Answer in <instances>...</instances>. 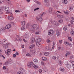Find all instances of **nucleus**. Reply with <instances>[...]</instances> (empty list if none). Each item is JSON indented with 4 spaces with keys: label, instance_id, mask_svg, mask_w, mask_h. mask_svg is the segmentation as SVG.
Listing matches in <instances>:
<instances>
[{
    "label": "nucleus",
    "instance_id": "1",
    "mask_svg": "<svg viewBox=\"0 0 74 74\" xmlns=\"http://www.w3.org/2000/svg\"><path fill=\"white\" fill-rule=\"evenodd\" d=\"M29 63L30 64V65H31L32 66H33L35 69H37V68L38 67V66L34 64L33 62H31Z\"/></svg>",
    "mask_w": 74,
    "mask_h": 74
},
{
    "label": "nucleus",
    "instance_id": "2",
    "mask_svg": "<svg viewBox=\"0 0 74 74\" xmlns=\"http://www.w3.org/2000/svg\"><path fill=\"white\" fill-rule=\"evenodd\" d=\"M37 27V24H34L31 26V27L33 29H35Z\"/></svg>",
    "mask_w": 74,
    "mask_h": 74
},
{
    "label": "nucleus",
    "instance_id": "3",
    "mask_svg": "<svg viewBox=\"0 0 74 74\" xmlns=\"http://www.w3.org/2000/svg\"><path fill=\"white\" fill-rule=\"evenodd\" d=\"M11 27V24H9L7 25L6 26L5 28L6 29H10V28Z\"/></svg>",
    "mask_w": 74,
    "mask_h": 74
},
{
    "label": "nucleus",
    "instance_id": "4",
    "mask_svg": "<svg viewBox=\"0 0 74 74\" xmlns=\"http://www.w3.org/2000/svg\"><path fill=\"white\" fill-rule=\"evenodd\" d=\"M8 18L10 21H12L14 19V17L12 16H10L8 17Z\"/></svg>",
    "mask_w": 74,
    "mask_h": 74
},
{
    "label": "nucleus",
    "instance_id": "5",
    "mask_svg": "<svg viewBox=\"0 0 74 74\" xmlns=\"http://www.w3.org/2000/svg\"><path fill=\"white\" fill-rule=\"evenodd\" d=\"M3 9L5 10V11H7L8 12V10H9V8H8L7 7H4L2 8Z\"/></svg>",
    "mask_w": 74,
    "mask_h": 74
},
{
    "label": "nucleus",
    "instance_id": "6",
    "mask_svg": "<svg viewBox=\"0 0 74 74\" xmlns=\"http://www.w3.org/2000/svg\"><path fill=\"white\" fill-rule=\"evenodd\" d=\"M48 34L49 36V35H50V34H53V31L52 30H50L48 32Z\"/></svg>",
    "mask_w": 74,
    "mask_h": 74
},
{
    "label": "nucleus",
    "instance_id": "7",
    "mask_svg": "<svg viewBox=\"0 0 74 74\" xmlns=\"http://www.w3.org/2000/svg\"><path fill=\"white\" fill-rule=\"evenodd\" d=\"M29 34L28 32H27L25 34V38H29Z\"/></svg>",
    "mask_w": 74,
    "mask_h": 74
},
{
    "label": "nucleus",
    "instance_id": "8",
    "mask_svg": "<svg viewBox=\"0 0 74 74\" xmlns=\"http://www.w3.org/2000/svg\"><path fill=\"white\" fill-rule=\"evenodd\" d=\"M62 2L64 4H66L68 3L67 0H62Z\"/></svg>",
    "mask_w": 74,
    "mask_h": 74
},
{
    "label": "nucleus",
    "instance_id": "9",
    "mask_svg": "<svg viewBox=\"0 0 74 74\" xmlns=\"http://www.w3.org/2000/svg\"><path fill=\"white\" fill-rule=\"evenodd\" d=\"M40 41H41V38H38L36 40V42H40Z\"/></svg>",
    "mask_w": 74,
    "mask_h": 74
},
{
    "label": "nucleus",
    "instance_id": "10",
    "mask_svg": "<svg viewBox=\"0 0 74 74\" xmlns=\"http://www.w3.org/2000/svg\"><path fill=\"white\" fill-rule=\"evenodd\" d=\"M56 33L57 36H60V34L59 33V31L58 30H56Z\"/></svg>",
    "mask_w": 74,
    "mask_h": 74
},
{
    "label": "nucleus",
    "instance_id": "11",
    "mask_svg": "<svg viewBox=\"0 0 74 74\" xmlns=\"http://www.w3.org/2000/svg\"><path fill=\"white\" fill-rule=\"evenodd\" d=\"M36 18L37 20H38L40 22H41L42 21V17H39L38 18V17H36Z\"/></svg>",
    "mask_w": 74,
    "mask_h": 74
},
{
    "label": "nucleus",
    "instance_id": "12",
    "mask_svg": "<svg viewBox=\"0 0 74 74\" xmlns=\"http://www.w3.org/2000/svg\"><path fill=\"white\" fill-rule=\"evenodd\" d=\"M66 66L68 69H71V65H70V64H67L66 65Z\"/></svg>",
    "mask_w": 74,
    "mask_h": 74
},
{
    "label": "nucleus",
    "instance_id": "13",
    "mask_svg": "<svg viewBox=\"0 0 74 74\" xmlns=\"http://www.w3.org/2000/svg\"><path fill=\"white\" fill-rule=\"evenodd\" d=\"M52 8L51 7H50L49 10V12L50 14H51L52 13Z\"/></svg>",
    "mask_w": 74,
    "mask_h": 74
},
{
    "label": "nucleus",
    "instance_id": "14",
    "mask_svg": "<svg viewBox=\"0 0 74 74\" xmlns=\"http://www.w3.org/2000/svg\"><path fill=\"white\" fill-rule=\"evenodd\" d=\"M54 24L56 26H58L59 25V23L56 21H54Z\"/></svg>",
    "mask_w": 74,
    "mask_h": 74
},
{
    "label": "nucleus",
    "instance_id": "15",
    "mask_svg": "<svg viewBox=\"0 0 74 74\" xmlns=\"http://www.w3.org/2000/svg\"><path fill=\"white\" fill-rule=\"evenodd\" d=\"M1 31V32H5V28H2L0 29Z\"/></svg>",
    "mask_w": 74,
    "mask_h": 74
},
{
    "label": "nucleus",
    "instance_id": "16",
    "mask_svg": "<svg viewBox=\"0 0 74 74\" xmlns=\"http://www.w3.org/2000/svg\"><path fill=\"white\" fill-rule=\"evenodd\" d=\"M10 45V44L8 43H6L4 47H8Z\"/></svg>",
    "mask_w": 74,
    "mask_h": 74
},
{
    "label": "nucleus",
    "instance_id": "17",
    "mask_svg": "<svg viewBox=\"0 0 74 74\" xmlns=\"http://www.w3.org/2000/svg\"><path fill=\"white\" fill-rule=\"evenodd\" d=\"M52 59H54L55 60H58V57L55 56H54L53 57Z\"/></svg>",
    "mask_w": 74,
    "mask_h": 74
},
{
    "label": "nucleus",
    "instance_id": "18",
    "mask_svg": "<svg viewBox=\"0 0 74 74\" xmlns=\"http://www.w3.org/2000/svg\"><path fill=\"white\" fill-rule=\"evenodd\" d=\"M42 60L44 61H46L47 60V58L44 57H43L42 58Z\"/></svg>",
    "mask_w": 74,
    "mask_h": 74
},
{
    "label": "nucleus",
    "instance_id": "19",
    "mask_svg": "<svg viewBox=\"0 0 74 74\" xmlns=\"http://www.w3.org/2000/svg\"><path fill=\"white\" fill-rule=\"evenodd\" d=\"M43 70L45 72H47V71H48V69H47V68H43Z\"/></svg>",
    "mask_w": 74,
    "mask_h": 74
},
{
    "label": "nucleus",
    "instance_id": "20",
    "mask_svg": "<svg viewBox=\"0 0 74 74\" xmlns=\"http://www.w3.org/2000/svg\"><path fill=\"white\" fill-rule=\"evenodd\" d=\"M58 50H60V49H62V50H64V49L63 48H62L61 47H59L58 48Z\"/></svg>",
    "mask_w": 74,
    "mask_h": 74
},
{
    "label": "nucleus",
    "instance_id": "21",
    "mask_svg": "<svg viewBox=\"0 0 74 74\" xmlns=\"http://www.w3.org/2000/svg\"><path fill=\"white\" fill-rule=\"evenodd\" d=\"M21 25L23 26H24L25 25V21H23L21 22Z\"/></svg>",
    "mask_w": 74,
    "mask_h": 74
},
{
    "label": "nucleus",
    "instance_id": "22",
    "mask_svg": "<svg viewBox=\"0 0 74 74\" xmlns=\"http://www.w3.org/2000/svg\"><path fill=\"white\" fill-rule=\"evenodd\" d=\"M67 26L66 25L63 28V29L65 31H66V30H67Z\"/></svg>",
    "mask_w": 74,
    "mask_h": 74
},
{
    "label": "nucleus",
    "instance_id": "23",
    "mask_svg": "<svg viewBox=\"0 0 74 74\" xmlns=\"http://www.w3.org/2000/svg\"><path fill=\"white\" fill-rule=\"evenodd\" d=\"M40 42H37L36 43V45L38 47H41V45H40Z\"/></svg>",
    "mask_w": 74,
    "mask_h": 74
},
{
    "label": "nucleus",
    "instance_id": "24",
    "mask_svg": "<svg viewBox=\"0 0 74 74\" xmlns=\"http://www.w3.org/2000/svg\"><path fill=\"white\" fill-rule=\"evenodd\" d=\"M44 55L45 56H48V55H49V52H45L44 53Z\"/></svg>",
    "mask_w": 74,
    "mask_h": 74
},
{
    "label": "nucleus",
    "instance_id": "25",
    "mask_svg": "<svg viewBox=\"0 0 74 74\" xmlns=\"http://www.w3.org/2000/svg\"><path fill=\"white\" fill-rule=\"evenodd\" d=\"M60 70L61 71H64V69L63 68H60Z\"/></svg>",
    "mask_w": 74,
    "mask_h": 74
},
{
    "label": "nucleus",
    "instance_id": "26",
    "mask_svg": "<svg viewBox=\"0 0 74 74\" xmlns=\"http://www.w3.org/2000/svg\"><path fill=\"white\" fill-rule=\"evenodd\" d=\"M44 1L45 3H49V0H44Z\"/></svg>",
    "mask_w": 74,
    "mask_h": 74
},
{
    "label": "nucleus",
    "instance_id": "27",
    "mask_svg": "<svg viewBox=\"0 0 74 74\" xmlns=\"http://www.w3.org/2000/svg\"><path fill=\"white\" fill-rule=\"evenodd\" d=\"M34 41H35V39L33 38H32V43H33L34 42Z\"/></svg>",
    "mask_w": 74,
    "mask_h": 74
},
{
    "label": "nucleus",
    "instance_id": "28",
    "mask_svg": "<svg viewBox=\"0 0 74 74\" xmlns=\"http://www.w3.org/2000/svg\"><path fill=\"white\" fill-rule=\"evenodd\" d=\"M64 44H65V45H69V42H64Z\"/></svg>",
    "mask_w": 74,
    "mask_h": 74
},
{
    "label": "nucleus",
    "instance_id": "29",
    "mask_svg": "<svg viewBox=\"0 0 74 74\" xmlns=\"http://www.w3.org/2000/svg\"><path fill=\"white\" fill-rule=\"evenodd\" d=\"M5 53L6 54V55H7L8 56H9L10 55V54L8 53V51H5Z\"/></svg>",
    "mask_w": 74,
    "mask_h": 74
},
{
    "label": "nucleus",
    "instance_id": "30",
    "mask_svg": "<svg viewBox=\"0 0 74 74\" xmlns=\"http://www.w3.org/2000/svg\"><path fill=\"white\" fill-rule=\"evenodd\" d=\"M34 62H36V63H38V60L36 59H34Z\"/></svg>",
    "mask_w": 74,
    "mask_h": 74
},
{
    "label": "nucleus",
    "instance_id": "31",
    "mask_svg": "<svg viewBox=\"0 0 74 74\" xmlns=\"http://www.w3.org/2000/svg\"><path fill=\"white\" fill-rule=\"evenodd\" d=\"M71 36H73L74 35V32L73 31H72L71 32Z\"/></svg>",
    "mask_w": 74,
    "mask_h": 74
},
{
    "label": "nucleus",
    "instance_id": "32",
    "mask_svg": "<svg viewBox=\"0 0 74 74\" xmlns=\"http://www.w3.org/2000/svg\"><path fill=\"white\" fill-rule=\"evenodd\" d=\"M64 13L65 14H67V15H68L69 14V13L68 12H67V11L66 10H65L64 11Z\"/></svg>",
    "mask_w": 74,
    "mask_h": 74
},
{
    "label": "nucleus",
    "instance_id": "33",
    "mask_svg": "<svg viewBox=\"0 0 74 74\" xmlns=\"http://www.w3.org/2000/svg\"><path fill=\"white\" fill-rule=\"evenodd\" d=\"M58 22L59 23H62L63 22V20L62 19H60L59 21H58Z\"/></svg>",
    "mask_w": 74,
    "mask_h": 74
},
{
    "label": "nucleus",
    "instance_id": "34",
    "mask_svg": "<svg viewBox=\"0 0 74 74\" xmlns=\"http://www.w3.org/2000/svg\"><path fill=\"white\" fill-rule=\"evenodd\" d=\"M0 44H1V45H2V46H3V47H4V46L5 45V44L3 43V42H0Z\"/></svg>",
    "mask_w": 74,
    "mask_h": 74
},
{
    "label": "nucleus",
    "instance_id": "35",
    "mask_svg": "<svg viewBox=\"0 0 74 74\" xmlns=\"http://www.w3.org/2000/svg\"><path fill=\"white\" fill-rule=\"evenodd\" d=\"M70 53L69 52H67L66 54H65V56H69V55H70Z\"/></svg>",
    "mask_w": 74,
    "mask_h": 74
},
{
    "label": "nucleus",
    "instance_id": "36",
    "mask_svg": "<svg viewBox=\"0 0 74 74\" xmlns=\"http://www.w3.org/2000/svg\"><path fill=\"white\" fill-rule=\"evenodd\" d=\"M27 56H29V57H31V55L29 53H27L26 55Z\"/></svg>",
    "mask_w": 74,
    "mask_h": 74
},
{
    "label": "nucleus",
    "instance_id": "37",
    "mask_svg": "<svg viewBox=\"0 0 74 74\" xmlns=\"http://www.w3.org/2000/svg\"><path fill=\"white\" fill-rule=\"evenodd\" d=\"M62 16L61 15H57V17H58V18H62Z\"/></svg>",
    "mask_w": 74,
    "mask_h": 74
},
{
    "label": "nucleus",
    "instance_id": "38",
    "mask_svg": "<svg viewBox=\"0 0 74 74\" xmlns=\"http://www.w3.org/2000/svg\"><path fill=\"white\" fill-rule=\"evenodd\" d=\"M49 49V47H46V50L47 51H48Z\"/></svg>",
    "mask_w": 74,
    "mask_h": 74
},
{
    "label": "nucleus",
    "instance_id": "39",
    "mask_svg": "<svg viewBox=\"0 0 74 74\" xmlns=\"http://www.w3.org/2000/svg\"><path fill=\"white\" fill-rule=\"evenodd\" d=\"M9 63H12V60H10L9 61H8Z\"/></svg>",
    "mask_w": 74,
    "mask_h": 74
},
{
    "label": "nucleus",
    "instance_id": "40",
    "mask_svg": "<svg viewBox=\"0 0 74 74\" xmlns=\"http://www.w3.org/2000/svg\"><path fill=\"white\" fill-rule=\"evenodd\" d=\"M27 66H28V67H31L32 66L29 63L28 65L27 64Z\"/></svg>",
    "mask_w": 74,
    "mask_h": 74
},
{
    "label": "nucleus",
    "instance_id": "41",
    "mask_svg": "<svg viewBox=\"0 0 74 74\" xmlns=\"http://www.w3.org/2000/svg\"><path fill=\"white\" fill-rule=\"evenodd\" d=\"M7 41V40L6 39H4L3 40V42H5V41Z\"/></svg>",
    "mask_w": 74,
    "mask_h": 74
},
{
    "label": "nucleus",
    "instance_id": "42",
    "mask_svg": "<svg viewBox=\"0 0 74 74\" xmlns=\"http://www.w3.org/2000/svg\"><path fill=\"white\" fill-rule=\"evenodd\" d=\"M71 20L72 22H74V18L73 17H72L71 18Z\"/></svg>",
    "mask_w": 74,
    "mask_h": 74
},
{
    "label": "nucleus",
    "instance_id": "43",
    "mask_svg": "<svg viewBox=\"0 0 74 74\" xmlns=\"http://www.w3.org/2000/svg\"><path fill=\"white\" fill-rule=\"evenodd\" d=\"M21 29L22 30H25V28L24 27H21Z\"/></svg>",
    "mask_w": 74,
    "mask_h": 74
},
{
    "label": "nucleus",
    "instance_id": "44",
    "mask_svg": "<svg viewBox=\"0 0 74 74\" xmlns=\"http://www.w3.org/2000/svg\"><path fill=\"white\" fill-rule=\"evenodd\" d=\"M68 39L69 40H70L71 42L72 41V40H71V37H68Z\"/></svg>",
    "mask_w": 74,
    "mask_h": 74
},
{
    "label": "nucleus",
    "instance_id": "45",
    "mask_svg": "<svg viewBox=\"0 0 74 74\" xmlns=\"http://www.w3.org/2000/svg\"><path fill=\"white\" fill-rule=\"evenodd\" d=\"M21 12V11L18 10H16L15 11V12L17 13V12Z\"/></svg>",
    "mask_w": 74,
    "mask_h": 74
},
{
    "label": "nucleus",
    "instance_id": "46",
    "mask_svg": "<svg viewBox=\"0 0 74 74\" xmlns=\"http://www.w3.org/2000/svg\"><path fill=\"white\" fill-rule=\"evenodd\" d=\"M29 49H33V47H29Z\"/></svg>",
    "mask_w": 74,
    "mask_h": 74
},
{
    "label": "nucleus",
    "instance_id": "47",
    "mask_svg": "<svg viewBox=\"0 0 74 74\" xmlns=\"http://www.w3.org/2000/svg\"><path fill=\"white\" fill-rule=\"evenodd\" d=\"M9 63V62H7L5 63V65H7Z\"/></svg>",
    "mask_w": 74,
    "mask_h": 74
},
{
    "label": "nucleus",
    "instance_id": "48",
    "mask_svg": "<svg viewBox=\"0 0 74 74\" xmlns=\"http://www.w3.org/2000/svg\"><path fill=\"white\" fill-rule=\"evenodd\" d=\"M70 58L71 59H72V58H74V57L73 55H71L70 56Z\"/></svg>",
    "mask_w": 74,
    "mask_h": 74
},
{
    "label": "nucleus",
    "instance_id": "49",
    "mask_svg": "<svg viewBox=\"0 0 74 74\" xmlns=\"http://www.w3.org/2000/svg\"><path fill=\"white\" fill-rule=\"evenodd\" d=\"M39 16L40 17V18H41L42 16V14L39 15Z\"/></svg>",
    "mask_w": 74,
    "mask_h": 74
},
{
    "label": "nucleus",
    "instance_id": "50",
    "mask_svg": "<svg viewBox=\"0 0 74 74\" xmlns=\"http://www.w3.org/2000/svg\"><path fill=\"white\" fill-rule=\"evenodd\" d=\"M16 56V54H14L13 55V58H15Z\"/></svg>",
    "mask_w": 74,
    "mask_h": 74
},
{
    "label": "nucleus",
    "instance_id": "51",
    "mask_svg": "<svg viewBox=\"0 0 74 74\" xmlns=\"http://www.w3.org/2000/svg\"><path fill=\"white\" fill-rule=\"evenodd\" d=\"M8 14H10V15H12V13L10 12H8Z\"/></svg>",
    "mask_w": 74,
    "mask_h": 74
},
{
    "label": "nucleus",
    "instance_id": "52",
    "mask_svg": "<svg viewBox=\"0 0 74 74\" xmlns=\"http://www.w3.org/2000/svg\"><path fill=\"white\" fill-rule=\"evenodd\" d=\"M59 64L60 65V66H62V62H59Z\"/></svg>",
    "mask_w": 74,
    "mask_h": 74
},
{
    "label": "nucleus",
    "instance_id": "53",
    "mask_svg": "<svg viewBox=\"0 0 74 74\" xmlns=\"http://www.w3.org/2000/svg\"><path fill=\"white\" fill-rule=\"evenodd\" d=\"M3 70H5L6 69V67L5 66H4L3 67Z\"/></svg>",
    "mask_w": 74,
    "mask_h": 74
},
{
    "label": "nucleus",
    "instance_id": "54",
    "mask_svg": "<svg viewBox=\"0 0 74 74\" xmlns=\"http://www.w3.org/2000/svg\"><path fill=\"white\" fill-rule=\"evenodd\" d=\"M8 52H11V50L10 49H8L7 50Z\"/></svg>",
    "mask_w": 74,
    "mask_h": 74
},
{
    "label": "nucleus",
    "instance_id": "55",
    "mask_svg": "<svg viewBox=\"0 0 74 74\" xmlns=\"http://www.w3.org/2000/svg\"><path fill=\"white\" fill-rule=\"evenodd\" d=\"M23 40L25 42H27V41L24 39H23Z\"/></svg>",
    "mask_w": 74,
    "mask_h": 74
},
{
    "label": "nucleus",
    "instance_id": "56",
    "mask_svg": "<svg viewBox=\"0 0 74 74\" xmlns=\"http://www.w3.org/2000/svg\"><path fill=\"white\" fill-rule=\"evenodd\" d=\"M39 73H42V70L41 69H39Z\"/></svg>",
    "mask_w": 74,
    "mask_h": 74
},
{
    "label": "nucleus",
    "instance_id": "57",
    "mask_svg": "<svg viewBox=\"0 0 74 74\" xmlns=\"http://www.w3.org/2000/svg\"><path fill=\"white\" fill-rule=\"evenodd\" d=\"M59 42L60 44H62V40H60L59 41Z\"/></svg>",
    "mask_w": 74,
    "mask_h": 74
},
{
    "label": "nucleus",
    "instance_id": "58",
    "mask_svg": "<svg viewBox=\"0 0 74 74\" xmlns=\"http://www.w3.org/2000/svg\"><path fill=\"white\" fill-rule=\"evenodd\" d=\"M16 55H19V54L18 52H16Z\"/></svg>",
    "mask_w": 74,
    "mask_h": 74
},
{
    "label": "nucleus",
    "instance_id": "59",
    "mask_svg": "<svg viewBox=\"0 0 74 74\" xmlns=\"http://www.w3.org/2000/svg\"><path fill=\"white\" fill-rule=\"evenodd\" d=\"M47 42H51V41L49 40H47Z\"/></svg>",
    "mask_w": 74,
    "mask_h": 74
},
{
    "label": "nucleus",
    "instance_id": "60",
    "mask_svg": "<svg viewBox=\"0 0 74 74\" xmlns=\"http://www.w3.org/2000/svg\"><path fill=\"white\" fill-rule=\"evenodd\" d=\"M69 10H70V11H71V10H73V8H72L70 7L69 8Z\"/></svg>",
    "mask_w": 74,
    "mask_h": 74
},
{
    "label": "nucleus",
    "instance_id": "61",
    "mask_svg": "<svg viewBox=\"0 0 74 74\" xmlns=\"http://www.w3.org/2000/svg\"><path fill=\"white\" fill-rule=\"evenodd\" d=\"M36 3H37V4H40V3L38 1H37Z\"/></svg>",
    "mask_w": 74,
    "mask_h": 74
},
{
    "label": "nucleus",
    "instance_id": "62",
    "mask_svg": "<svg viewBox=\"0 0 74 74\" xmlns=\"http://www.w3.org/2000/svg\"><path fill=\"white\" fill-rule=\"evenodd\" d=\"M36 34H40V33H39V32H36Z\"/></svg>",
    "mask_w": 74,
    "mask_h": 74
},
{
    "label": "nucleus",
    "instance_id": "63",
    "mask_svg": "<svg viewBox=\"0 0 74 74\" xmlns=\"http://www.w3.org/2000/svg\"><path fill=\"white\" fill-rule=\"evenodd\" d=\"M30 47H35V45L33 44L30 46Z\"/></svg>",
    "mask_w": 74,
    "mask_h": 74
},
{
    "label": "nucleus",
    "instance_id": "64",
    "mask_svg": "<svg viewBox=\"0 0 74 74\" xmlns=\"http://www.w3.org/2000/svg\"><path fill=\"white\" fill-rule=\"evenodd\" d=\"M44 62H41V64L42 65H44Z\"/></svg>",
    "mask_w": 74,
    "mask_h": 74
}]
</instances>
